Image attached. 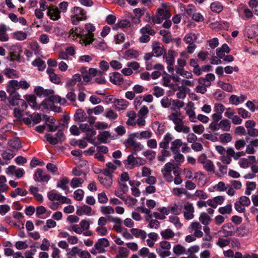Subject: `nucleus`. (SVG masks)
Instances as JSON below:
<instances>
[{"instance_id": "obj_18", "label": "nucleus", "mask_w": 258, "mask_h": 258, "mask_svg": "<svg viewBox=\"0 0 258 258\" xmlns=\"http://www.w3.org/2000/svg\"><path fill=\"white\" fill-rule=\"evenodd\" d=\"M7 91L10 96L9 98L10 104L13 106L19 105L21 100L20 99L21 96L19 93L14 90H11V89H8Z\"/></svg>"}, {"instance_id": "obj_11", "label": "nucleus", "mask_w": 258, "mask_h": 258, "mask_svg": "<svg viewBox=\"0 0 258 258\" xmlns=\"http://www.w3.org/2000/svg\"><path fill=\"white\" fill-rule=\"evenodd\" d=\"M9 86L12 88L11 90L16 91L17 90L20 89L27 90L30 87V84L26 80L18 81L16 80H12L9 82Z\"/></svg>"}, {"instance_id": "obj_33", "label": "nucleus", "mask_w": 258, "mask_h": 258, "mask_svg": "<svg viewBox=\"0 0 258 258\" xmlns=\"http://www.w3.org/2000/svg\"><path fill=\"white\" fill-rule=\"evenodd\" d=\"M182 145L183 143L180 139H175L171 143L170 150L173 154L179 152Z\"/></svg>"}, {"instance_id": "obj_59", "label": "nucleus", "mask_w": 258, "mask_h": 258, "mask_svg": "<svg viewBox=\"0 0 258 258\" xmlns=\"http://www.w3.org/2000/svg\"><path fill=\"white\" fill-rule=\"evenodd\" d=\"M256 188V183L254 182L248 181L246 182V188L245 194L246 195H250L251 191L254 190Z\"/></svg>"}, {"instance_id": "obj_29", "label": "nucleus", "mask_w": 258, "mask_h": 258, "mask_svg": "<svg viewBox=\"0 0 258 258\" xmlns=\"http://www.w3.org/2000/svg\"><path fill=\"white\" fill-rule=\"evenodd\" d=\"M105 177L98 176L100 183L106 188H109L112 184V176L105 175Z\"/></svg>"}, {"instance_id": "obj_57", "label": "nucleus", "mask_w": 258, "mask_h": 258, "mask_svg": "<svg viewBox=\"0 0 258 258\" xmlns=\"http://www.w3.org/2000/svg\"><path fill=\"white\" fill-rule=\"evenodd\" d=\"M105 116L110 120H115L117 117V114L111 109H107L106 110Z\"/></svg>"}, {"instance_id": "obj_61", "label": "nucleus", "mask_w": 258, "mask_h": 258, "mask_svg": "<svg viewBox=\"0 0 258 258\" xmlns=\"http://www.w3.org/2000/svg\"><path fill=\"white\" fill-rule=\"evenodd\" d=\"M7 179L5 176L0 175V187L4 191H8L9 187L7 184Z\"/></svg>"}, {"instance_id": "obj_27", "label": "nucleus", "mask_w": 258, "mask_h": 258, "mask_svg": "<svg viewBox=\"0 0 258 258\" xmlns=\"http://www.w3.org/2000/svg\"><path fill=\"white\" fill-rule=\"evenodd\" d=\"M174 128L177 132L184 134L189 133L190 130L189 127L184 124L182 119L175 124Z\"/></svg>"}, {"instance_id": "obj_64", "label": "nucleus", "mask_w": 258, "mask_h": 258, "mask_svg": "<svg viewBox=\"0 0 258 258\" xmlns=\"http://www.w3.org/2000/svg\"><path fill=\"white\" fill-rule=\"evenodd\" d=\"M232 136L230 134L224 133L219 136V139L222 143H227L232 140Z\"/></svg>"}, {"instance_id": "obj_20", "label": "nucleus", "mask_w": 258, "mask_h": 258, "mask_svg": "<svg viewBox=\"0 0 258 258\" xmlns=\"http://www.w3.org/2000/svg\"><path fill=\"white\" fill-rule=\"evenodd\" d=\"M109 221L114 223L113 226V229L118 233H121L124 229L121 225L122 224V220L118 217H115L112 216H108Z\"/></svg>"}, {"instance_id": "obj_2", "label": "nucleus", "mask_w": 258, "mask_h": 258, "mask_svg": "<svg viewBox=\"0 0 258 258\" xmlns=\"http://www.w3.org/2000/svg\"><path fill=\"white\" fill-rule=\"evenodd\" d=\"M85 32L84 30L82 42L85 46L90 45L94 41V32L95 30V27L91 23H87L84 26Z\"/></svg>"}, {"instance_id": "obj_46", "label": "nucleus", "mask_w": 258, "mask_h": 258, "mask_svg": "<svg viewBox=\"0 0 258 258\" xmlns=\"http://www.w3.org/2000/svg\"><path fill=\"white\" fill-rule=\"evenodd\" d=\"M27 194L28 192L26 189L22 188H17L11 192L10 196L12 198H16L18 196H25Z\"/></svg>"}, {"instance_id": "obj_58", "label": "nucleus", "mask_w": 258, "mask_h": 258, "mask_svg": "<svg viewBox=\"0 0 258 258\" xmlns=\"http://www.w3.org/2000/svg\"><path fill=\"white\" fill-rule=\"evenodd\" d=\"M130 26V22L127 20H123L114 25L113 29L117 30L118 28H127Z\"/></svg>"}, {"instance_id": "obj_4", "label": "nucleus", "mask_w": 258, "mask_h": 258, "mask_svg": "<svg viewBox=\"0 0 258 258\" xmlns=\"http://www.w3.org/2000/svg\"><path fill=\"white\" fill-rule=\"evenodd\" d=\"M109 245L108 240L105 238L99 239L95 243L94 247H93L90 252L93 254L100 253L105 251V248Z\"/></svg>"}, {"instance_id": "obj_45", "label": "nucleus", "mask_w": 258, "mask_h": 258, "mask_svg": "<svg viewBox=\"0 0 258 258\" xmlns=\"http://www.w3.org/2000/svg\"><path fill=\"white\" fill-rule=\"evenodd\" d=\"M232 211V206L231 204L226 205L225 206L221 207L218 209V212L222 215H229Z\"/></svg>"}, {"instance_id": "obj_14", "label": "nucleus", "mask_w": 258, "mask_h": 258, "mask_svg": "<svg viewBox=\"0 0 258 258\" xmlns=\"http://www.w3.org/2000/svg\"><path fill=\"white\" fill-rule=\"evenodd\" d=\"M202 226L199 222H192L189 226L188 230L189 232H194V235L197 238L203 236L204 233L202 231Z\"/></svg>"}, {"instance_id": "obj_31", "label": "nucleus", "mask_w": 258, "mask_h": 258, "mask_svg": "<svg viewBox=\"0 0 258 258\" xmlns=\"http://www.w3.org/2000/svg\"><path fill=\"white\" fill-rule=\"evenodd\" d=\"M69 179L67 177H63L59 179L57 183L56 187L60 188L63 190L68 191L69 187L68 186Z\"/></svg>"}, {"instance_id": "obj_22", "label": "nucleus", "mask_w": 258, "mask_h": 258, "mask_svg": "<svg viewBox=\"0 0 258 258\" xmlns=\"http://www.w3.org/2000/svg\"><path fill=\"white\" fill-rule=\"evenodd\" d=\"M92 208L91 207L84 205L81 206H79L77 208L76 214L78 216L87 215L90 216L92 215Z\"/></svg>"}, {"instance_id": "obj_24", "label": "nucleus", "mask_w": 258, "mask_h": 258, "mask_svg": "<svg viewBox=\"0 0 258 258\" xmlns=\"http://www.w3.org/2000/svg\"><path fill=\"white\" fill-rule=\"evenodd\" d=\"M152 47L153 53L155 54L156 56L159 57L161 56L165 52V49L163 45L157 42H154L152 43Z\"/></svg>"}, {"instance_id": "obj_25", "label": "nucleus", "mask_w": 258, "mask_h": 258, "mask_svg": "<svg viewBox=\"0 0 258 258\" xmlns=\"http://www.w3.org/2000/svg\"><path fill=\"white\" fill-rule=\"evenodd\" d=\"M233 227L230 223L226 224L223 225L219 233L222 234V236L228 237L233 235Z\"/></svg>"}, {"instance_id": "obj_51", "label": "nucleus", "mask_w": 258, "mask_h": 258, "mask_svg": "<svg viewBox=\"0 0 258 258\" xmlns=\"http://www.w3.org/2000/svg\"><path fill=\"white\" fill-rule=\"evenodd\" d=\"M160 34L163 37V41L166 43H169L171 41V35L170 32L166 30L160 31Z\"/></svg>"}, {"instance_id": "obj_34", "label": "nucleus", "mask_w": 258, "mask_h": 258, "mask_svg": "<svg viewBox=\"0 0 258 258\" xmlns=\"http://www.w3.org/2000/svg\"><path fill=\"white\" fill-rule=\"evenodd\" d=\"M133 134L134 135V137H136V138H138L139 140H149L153 135L152 133L149 131H144L139 133H133Z\"/></svg>"}, {"instance_id": "obj_49", "label": "nucleus", "mask_w": 258, "mask_h": 258, "mask_svg": "<svg viewBox=\"0 0 258 258\" xmlns=\"http://www.w3.org/2000/svg\"><path fill=\"white\" fill-rule=\"evenodd\" d=\"M139 55V52L132 49L126 50L124 53V56L127 59L136 58Z\"/></svg>"}, {"instance_id": "obj_23", "label": "nucleus", "mask_w": 258, "mask_h": 258, "mask_svg": "<svg viewBox=\"0 0 258 258\" xmlns=\"http://www.w3.org/2000/svg\"><path fill=\"white\" fill-rule=\"evenodd\" d=\"M35 93L39 96L48 97L53 95L54 92L52 89H44L43 87L38 86L34 89Z\"/></svg>"}, {"instance_id": "obj_63", "label": "nucleus", "mask_w": 258, "mask_h": 258, "mask_svg": "<svg viewBox=\"0 0 258 258\" xmlns=\"http://www.w3.org/2000/svg\"><path fill=\"white\" fill-rule=\"evenodd\" d=\"M95 231L100 236H104L107 234L108 230L106 226H97L95 229Z\"/></svg>"}, {"instance_id": "obj_1", "label": "nucleus", "mask_w": 258, "mask_h": 258, "mask_svg": "<svg viewBox=\"0 0 258 258\" xmlns=\"http://www.w3.org/2000/svg\"><path fill=\"white\" fill-rule=\"evenodd\" d=\"M72 15L71 16V23L74 25L79 24L80 21L87 19V12L79 7H74L71 10Z\"/></svg>"}, {"instance_id": "obj_36", "label": "nucleus", "mask_w": 258, "mask_h": 258, "mask_svg": "<svg viewBox=\"0 0 258 258\" xmlns=\"http://www.w3.org/2000/svg\"><path fill=\"white\" fill-rule=\"evenodd\" d=\"M160 235L163 239L167 240L173 238L175 234L171 229L168 228L161 231Z\"/></svg>"}, {"instance_id": "obj_52", "label": "nucleus", "mask_w": 258, "mask_h": 258, "mask_svg": "<svg viewBox=\"0 0 258 258\" xmlns=\"http://www.w3.org/2000/svg\"><path fill=\"white\" fill-rule=\"evenodd\" d=\"M1 156L4 160H10L15 156V154L13 150L8 149L4 151Z\"/></svg>"}, {"instance_id": "obj_53", "label": "nucleus", "mask_w": 258, "mask_h": 258, "mask_svg": "<svg viewBox=\"0 0 258 258\" xmlns=\"http://www.w3.org/2000/svg\"><path fill=\"white\" fill-rule=\"evenodd\" d=\"M101 213L107 216L109 214H113L115 212L114 209L110 206H103L100 207Z\"/></svg>"}, {"instance_id": "obj_54", "label": "nucleus", "mask_w": 258, "mask_h": 258, "mask_svg": "<svg viewBox=\"0 0 258 258\" xmlns=\"http://www.w3.org/2000/svg\"><path fill=\"white\" fill-rule=\"evenodd\" d=\"M197 39V37L195 33H190L184 36L183 40L186 43L191 44L194 43Z\"/></svg>"}, {"instance_id": "obj_3", "label": "nucleus", "mask_w": 258, "mask_h": 258, "mask_svg": "<svg viewBox=\"0 0 258 258\" xmlns=\"http://www.w3.org/2000/svg\"><path fill=\"white\" fill-rule=\"evenodd\" d=\"M163 7L164 8L157 9L156 14L152 20L154 24H160L164 20H167L171 17V14L165 8V4H163Z\"/></svg>"}, {"instance_id": "obj_32", "label": "nucleus", "mask_w": 258, "mask_h": 258, "mask_svg": "<svg viewBox=\"0 0 258 258\" xmlns=\"http://www.w3.org/2000/svg\"><path fill=\"white\" fill-rule=\"evenodd\" d=\"M131 232L133 235V236L137 238H141L144 240L147 237V233L145 231L138 229V228H132L131 229Z\"/></svg>"}, {"instance_id": "obj_62", "label": "nucleus", "mask_w": 258, "mask_h": 258, "mask_svg": "<svg viewBox=\"0 0 258 258\" xmlns=\"http://www.w3.org/2000/svg\"><path fill=\"white\" fill-rule=\"evenodd\" d=\"M169 221L172 223H173L175 227L177 229L180 228L182 226V224L180 222L178 217H177V216H170L169 217Z\"/></svg>"}, {"instance_id": "obj_30", "label": "nucleus", "mask_w": 258, "mask_h": 258, "mask_svg": "<svg viewBox=\"0 0 258 258\" xmlns=\"http://www.w3.org/2000/svg\"><path fill=\"white\" fill-rule=\"evenodd\" d=\"M123 163L127 169H133L136 167V157L133 154H131L128 156L126 160L123 161Z\"/></svg>"}, {"instance_id": "obj_41", "label": "nucleus", "mask_w": 258, "mask_h": 258, "mask_svg": "<svg viewBox=\"0 0 258 258\" xmlns=\"http://www.w3.org/2000/svg\"><path fill=\"white\" fill-rule=\"evenodd\" d=\"M110 137L109 132L104 131L99 133L97 138L100 143H106L108 138Z\"/></svg>"}, {"instance_id": "obj_42", "label": "nucleus", "mask_w": 258, "mask_h": 258, "mask_svg": "<svg viewBox=\"0 0 258 258\" xmlns=\"http://www.w3.org/2000/svg\"><path fill=\"white\" fill-rule=\"evenodd\" d=\"M180 116V112L179 110H176L175 112L171 113L168 115V118L170 120L172 121L174 124L178 123L182 119L179 117Z\"/></svg>"}, {"instance_id": "obj_43", "label": "nucleus", "mask_w": 258, "mask_h": 258, "mask_svg": "<svg viewBox=\"0 0 258 258\" xmlns=\"http://www.w3.org/2000/svg\"><path fill=\"white\" fill-rule=\"evenodd\" d=\"M25 99L28 102L29 105L33 109H37L36 97L33 95H26L24 96Z\"/></svg>"}, {"instance_id": "obj_55", "label": "nucleus", "mask_w": 258, "mask_h": 258, "mask_svg": "<svg viewBox=\"0 0 258 258\" xmlns=\"http://www.w3.org/2000/svg\"><path fill=\"white\" fill-rule=\"evenodd\" d=\"M84 182V180L82 178H73L70 183L71 186L75 188L77 187H80Z\"/></svg>"}, {"instance_id": "obj_17", "label": "nucleus", "mask_w": 258, "mask_h": 258, "mask_svg": "<svg viewBox=\"0 0 258 258\" xmlns=\"http://www.w3.org/2000/svg\"><path fill=\"white\" fill-rule=\"evenodd\" d=\"M22 50L20 46L12 45L10 49V59L11 61H19Z\"/></svg>"}, {"instance_id": "obj_7", "label": "nucleus", "mask_w": 258, "mask_h": 258, "mask_svg": "<svg viewBox=\"0 0 258 258\" xmlns=\"http://www.w3.org/2000/svg\"><path fill=\"white\" fill-rule=\"evenodd\" d=\"M121 166L120 161L114 159L111 162H109L106 164V167L101 171L102 174L104 175L112 176V173L116 170L117 166Z\"/></svg>"}, {"instance_id": "obj_9", "label": "nucleus", "mask_w": 258, "mask_h": 258, "mask_svg": "<svg viewBox=\"0 0 258 258\" xmlns=\"http://www.w3.org/2000/svg\"><path fill=\"white\" fill-rule=\"evenodd\" d=\"M50 176L45 170L37 168L34 172L33 179L36 182L47 183L50 179Z\"/></svg>"}, {"instance_id": "obj_39", "label": "nucleus", "mask_w": 258, "mask_h": 258, "mask_svg": "<svg viewBox=\"0 0 258 258\" xmlns=\"http://www.w3.org/2000/svg\"><path fill=\"white\" fill-rule=\"evenodd\" d=\"M220 129L224 132H228L231 128V123L228 119H223L220 121Z\"/></svg>"}, {"instance_id": "obj_5", "label": "nucleus", "mask_w": 258, "mask_h": 258, "mask_svg": "<svg viewBox=\"0 0 258 258\" xmlns=\"http://www.w3.org/2000/svg\"><path fill=\"white\" fill-rule=\"evenodd\" d=\"M171 245L169 241L163 240L159 242V247L156 248V251L161 257H167L171 255Z\"/></svg>"}, {"instance_id": "obj_21", "label": "nucleus", "mask_w": 258, "mask_h": 258, "mask_svg": "<svg viewBox=\"0 0 258 258\" xmlns=\"http://www.w3.org/2000/svg\"><path fill=\"white\" fill-rule=\"evenodd\" d=\"M47 15L53 21L57 20L60 18L58 8L54 6H50L48 8Z\"/></svg>"}, {"instance_id": "obj_44", "label": "nucleus", "mask_w": 258, "mask_h": 258, "mask_svg": "<svg viewBox=\"0 0 258 258\" xmlns=\"http://www.w3.org/2000/svg\"><path fill=\"white\" fill-rule=\"evenodd\" d=\"M210 9L213 12L219 13L222 11L223 7L219 2H214L211 4Z\"/></svg>"}, {"instance_id": "obj_6", "label": "nucleus", "mask_w": 258, "mask_h": 258, "mask_svg": "<svg viewBox=\"0 0 258 258\" xmlns=\"http://www.w3.org/2000/svg\"><path fill=\"white\" fill-rule=\"evenodd\" d=\"M135 138H136V137H134V135L132 134L129 136L124 143L127 148H130L134 151L133 154H136L137 152L143 150V146L140 143L138 142Z\"/></svg>"}, {"instance_id": "obj_38", "label": "nucleus", "mask_w": 258, "mask_h": 258, "mask_svg": "<svg viewBox=\"0 0 258 258\" xmlns=\"http://www.w3.org/2000/svg\"><path fill=\"white\" fill-rule=\"evenodd\" d=\"M75 118L80 122H84L86 120L87 116L84 111L81 109H77L75 114Z\"/></svg>"}, {"instance_id": "obj_19", "label": "nucleus", "mask_w": 258, "mask_h": 258, "mask_svg": "<svg viewBox=\"0 0 258 258\" xmlns=\"http://www.w3.org/2000/svg\"><path fill=\"white\" fill-rule=\"evenodd\" d=\"M112 97L109 99V101H111L114 104L115 108L118 110H122L125 109L128 106L129 103L125 99H114L112 101Z\"/></svg>"}, {"instance_id": "obj_56", "label": "nucleus", "mask_w": 258, "mask_h": 258, "mask_svg": "<svg viewBox=\"0 0 258 258\" xmlns=\"http://www.w3.org/2000/svg\"><path fill=\"white\" fill-rule=\"evenodd\" d=\"M48 100L52 102L59 103L61 104H63L66 102V100L64 98H61L58 95H54V94L49 96Z\"/></svg>"}, {"instance_id": "obj_12", "label": "nucleus", "mask_w": 258, "mask_h": 258, "mask_svg": "<svg viewBox=\"0 0 258 258\" xmlns=\"http://www.w3.org/2000/svg\"><path fill=\"white\" fill-rule=\"evenodd\" d=\"M173 168V164L170 162H168L165 164L161 169L163 176L168 182H172L173 180V176L171 175V171Z\"/></svg>"}, {"instance_id": "obj_50", "label": "nucleus", "mask_w": 258, "mask_h": 258, "mask_svg": "<svg viewBox=\"0 0 258 258\" xmlns=\"http://www.w3.org/2000/svg\"><path fill=\"white\" fill-rule=\"evenodd\" d=\"M32 64L34 67H37L39 71H43L46 67V64L43 60L39 58L35 59L32 61Z\"/></svg>"}, {"instance_id": "obj_16", "label": "nucleus", "mask_w": 258, "mask_h": 258, "mask_svg": "<svg viewBox=\"0 0 258 258\" xmlns=\"http://www.w3.org/2000/svg\"><path fill=\"white\" fill-rule=\"evenodd\" d=\"M184 217L186 220H191L194 218L195 209L191 203L186 202L183 207Z\"/></svg>"}, {"instance_id": "obj_28", "label": "nucleus", "mask_w": 258, "mask_h": 258, "mask_svg": "<svg viewBox=\"0 0 258 258\" xmlns=\"http://www.w3.org/2000/svg\"><path fill=\"white\" fill-rule=\"evenodd\" d=\"M246 99L247 96L245 95H241L240 96L232 95L229 98V102L235 105H238L243 103Z\"/></svg>"}, {"instance_id": "obj_40", "label": "nucleus", "mask_w": 258, "mask_h": 258, "mask_svg": "<svg viewBox=\"0 0 258 258\" xmlns=\"http://www.w3.org/2000/svg\"><path fill=\"white\" fill-rule=\"evenodd\" d=\"M199 220L203 225L207 226L210 223L211 218L207 213L202 212L200 215Z\"/></svg>"}, {"instance_id": "obj_47", "label": "nucleus", "mask_w": 258, "mask_h": 258, "mask_svg": "<svg viewBox=\"0 0 258 258\" xmlns=\"http://www.w3.org/2000/svg\"><path fill=\"white\" fill-rule=\"evenodd\" d=\"M203 168L208 172L210 173H214L215 171V167L211 160H209L203 165Z\"/></svg>"}, {"instance_id": "obj_60", "label": "nucleus", "mask_w": 258, "mask_h": 258, "mask_svg": "<svg viewBox=\"0 0 258 258\" xmlns=\"http://www.w3.org/2000/svg\"><path fill=\"white\" fill-rule=\"evenodd\" d=\"M13 36L15 39L18 40L22 41L27 38V35L25 32L22 31H19L14 32L13 33Z\"/></svg>"}, {"instance_id": "obj_48", "label": "nucleus", "mask_w": 258, "mask_h": 258, "mask_svg": "<svg viewBox=\"0 0 258 258\" xmlns=\"http://www.w3.org/2000/svg\"><path fill=\"white\" fill-rule=\"evenodd\" d=\"M173 251L176 255H181L186 253L185 248L179 244H176L173 246Z\"/></svg>"}, {"instance_id": "obj_26", "label": "nucleus", "mask_w": 258, "mask_h": 258, "mask_svg": "<svg viewBox=\"0 0 258 258\" xmlns=\"http://www.w3.org/2000/svg\"><path fill=\"white\" fill-rule=\"evenodd\" d=\"M109 80L112 83L116 85H120L123 82L122 75L118 72H114L111 74Z\"/></svg>"}, {"instance_id": "obj_35", "label": "nucleus", "mask_w": 258, "mask_h": 258, "mask_svg": "<svg viewBox=\"0 0 258 258\" xmlns=\"http://www.w3.org/2000/svg\"><path fill=\"white\" fill-rule=\"evenodd\" d=\"M47 72L49 75L50 80L51 82L59 84L61 82L60 78L55 73H54L53 70L51 69H48Z\"/></svg>"}, {"instance_id": "obj_10", "label": "nucleus", "mask_w": 258, "mask_h": 258, "mask_svg": "<svg viewBox=\"0 0 258 258\" xmlns=\"http://www.w3.org/2000/svg\"><path fill=\"white\" fill-rule=\"evenodd\" d=\"M177 56V53L172 50H169L166 55H163V58L167 63V69L169 73L174 71V59Z\"/></svg>"}, {"instance_id": "obj_8", "label": "nucleus", "mask_w": 258, "mask_h": 258, "mask_svg": "<svg viewBox=\"0 0 258 258\" xmlns=\"http://www.w3.org/2000/svg\"><path fill=\"white\" fill-rule=\"evenodd\" d=\"M140 33L142 36L139 38V41L141 43H147L150 40V36H153L155 31L151 27L147 25L140 29Z\"/></svg>"}, {"instance_id": "obj_15", "label": "nucleus", "mask_w": 258, "mask_h": 258, "mask_svg": "<svg viewBox=\"0 0 258 258\" xmlns=\"http://www.w3.org/2000/svg\"><path fill=\"white\" fill-rule=\"evenodd\" d=\"M186 114L188 116L189 120L191 122H196L197 121V118L195 111V107L194 103L190 101L189 102L184 108Z\"/></svg>"}, {"instance_id": "obj_37", "label": "nucleus", "mask_w": 258, "mask_h": 258, "mask_svg": "<svg viewBox=\"0 0 258 258\" xmlns=\"http://www.w3.org/2000/svg\"><path fill=\"white\" fill-rule=\"evenodd\" d=\"M126 116L128 117V119L126 121V124L128 125L135 126V121L136 117V113L134 111H130L127 112Z\"/></svg>"}, {"instance_id": "obj_13", "label": "nucleus", "mask_w": 258, "mask_h": 258, "mask_svg": "<svg viewBox=\"0 0 258 258\" xmlns=\"http://www.w3.org/2000/svg\"><path fill=\"white\" fill-rule=\"evenodd\" d=\"M84 30L79 27H76L72 28L69 32L68 37L73 40H76L78 38H79L80 43L81 44H84L82 42L83 35Z\"/></svg>"}]
</instances>
